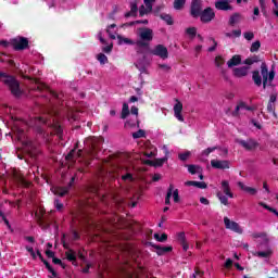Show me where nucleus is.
I'll return each instance as SVG.
<instances>
[{"mask_svg":"<svg viewBox=\"0 0 278 278\" xmlns=\"http://www.w3.org/2000/svg\"><path fill=\"white\" fill-rule=\"evenodd\" d=\"M0 77H4L2 80L13 97L21 99L23 97V90H21V83L14 78V76H7L5 73H0Z\"/></svg>","mask_w":278,"mask_h":278,"instance_id":"f257e3e1","label":"nucleus"},{"mask_svg":"<svg viewBox=\"0 0 278 278\" xmlns=\"http://www.w3.org/2000/svg\"><path fill=\"white\" fill-rule=\"evenodd\" d=\"M222 190L225 195L223 194V192L218 191L217 198L219 199L222 205H229V200L227 199V197H229V199H233V192H231L229 180L222 181Z\"/></svg>","mask_w":278,"mask_h":278,"instance_id":"f03ea898","label":"nucleus"},{"mask_svg":"<svg viewBox=\"0 0 278 278\" xmlns=\"http://www.w3.org/2000/svg\"><path fill=\"white\" fill-rule=\"evenodd\" d=\"M139 38L136 42L137 47H143L146 49H149V42L153 40V29L151 28H141L139 31Z\"/></svg>","mask_w":278,"mask_h":278,"instance_id":"7ed1b4c3","label":"nucleus"},{"mask_svg":"<svg viewBox=\"0 0 278 278\" xmlns=\"http://www.w3.org/2000/svg\"><path fill=\"white\" fill-rule=\"evenodd\" d=\"M261 75L263 77V88H266V86H270V84H273V79H275V72H268V66L266 63L261 64Z\"/></svg>","mask_w":278,"mask_h":278,"instance_id":"20e7f679","label":"nucleus"},{"mask_svg":"<svg viewBox=\"0 0 278 278\" xmlns=\"http://www.w3.org/2000/svg\"><path fill=\"white\" fill-rule=\"evenodd\" d=\"M11 47L14 51H25L29 47V39L21 36L15 37L11 39Z\"/></svg>","mask_w":278,"mask_h":278,"instance_id":"39448f33","label":"nucleus"},{"mask_svg":"<svg viewBox=\"0 0 278 278\" xmlns=\"http://www.w3.org/2000/svg\"><path fill=\"white\" fill-rule=\"evenodd\" d=\"M150 53L152 55H157V58H161V60H167L168 48H166L164 45H157L153 50L150 51Z\"/></svg>","mask_w":278,"mask_h":278,"instance_id":"423d86ee","label":"nucleus"},{"mask_svg":"<svg viewBox=\"0 0 278 278\" xmlns=\"http://www.w3.org/2000/svg\"><path fill=\"white\" fill-rule=\"evenodd\" d=\"M215 66L217 68H219V73L222 75V77L227 81L229 80V74L227 73V70H225V58H223L222 55H218L215 58Z\"/></svg>","mask_w":278,"mask_h":278,"instance_id":"0eeeda50","label":"nucleus"},{"mask_svg":"<svg viewBox=\"0 0 278 278\" xmlns=\"http://www.w3.org/2000/svg\"><path fill=\"white\" fill-rule=\"evenodd\" d=\"M224 225H225L226 229H229L230 231H233L235 233L243 232L242 227H240V224L229 219V217H224Z\"/></svg>","mask_w":278,"mask_h":278,"instance_id":"6e6552de","label":"nucleus"},{"mask_svg":"<svg viewBox=\"0 0 278 278\" xmlns=\"http://www.w3.org/2000/svg\"><path fill=\"white\" fill-rule=\"evenodd\" d=\"M200 21L202 23H212L214 21L216 13H214V9L206 8L204 11L200 13Z\"/></svg>","mask_w":278,"mask_h":278,"instance_id":"1a4fd4ad","label":"nucleus"},{"mask_svg":"<svg viewBox=\"0 0 278 278\" xmlns=\"http://www.w3.org/2000/svg\"><path fill=\"white\" fill-rule=\"evenodd\" d=\"M231 3H233V0H217L215 2V8L222 12H229L233 10V5H231Z\"/></svg>","mask_w":278,"mask_h":278,"instance_id":"9d476101","label":"nucleus"},{"mask_svg":"<svg viewBox=\"0 0 278 278\" xmlns=\"http://www.w3.org/2000/svg\"><path fill=\"white\" fill-rule=\"evenodd\" d=\"M202 12H203V2L201 0H192L191 16H193V18H197L201 16Z\"/></svg>","mask_w":278,"mask_h":278,"instance_id":"9b49d317","label":"nucleus"},{"mask_svg":"<svg viewBox=\"0 0 278 278\" xmlns=\"http://www.w3.org/2000/svg\"><path fill=\"white\" fill-rule=\"evenodd\" d=\"M211 166L212 168H216L218 170H227L230 168L229 161H220V160H212Z\"/></svg>","mask_w":278,"mask_h":278,"instance_id":"f8f14e48","label":"nucleus"},{"mask_svg":"<svg viewBox=\"0 0 278 278\" xmlns=\"http://www.w3.org/2000/svg\"><path fill=\"white\" fill-rule=\"evenodd\" d=\"M239 144L245 149V151H255L256 147H260V143L253 139H249L247 141L244 140H239Z\"/></svg>","mask_w":278,"mask_h":278,"instance_id":"ddd939ff","label":"nucleus"},{"mask_svg":"<svg viewBox=\"0 0 278 278\" xmlns=\"http://www.w3.org/2000/svg\"><path fill=\"white\" fill-rule=\"evenodd\" d=\"M144 5H141L139 10L140 16H144V14H149L153 10V3H155V0H143Z\"/></svg>","mask_w":278,"mask_h":278,"instance_id":"4468645a","label":"nucleus"},{"mask_svg":"<svg viewBox=\"0 0 278 278\" xmlns=\"http://www.w3.org/2000/svg\"><path fill=\"white\" fill-rule=\"evenodd\" d=\"M181 112H184V104L176 99V104L174 105V115L178 121H180V123H184V115H181Z\"/></svg>","mask_w":278,"mask_h":278,"instance_id":"2eb2a0df","label":"nucleus"},{"mask_svg":"<svg viewBox=\"0 0 278 278\" xmlns=\"http://www.w3.org/2000/svg\"><path fill=\"white\" fill-rule=\"evenodd\" d=\"M187 168L190 175H199V178L203 180V167L199 165H187Z\"/></svg>","mask_w":278,"mask_h":278,"instance_id":"dca6fc26","label":"nucleus"},{"mask_svg":"<svg viewBox=\"0 0 278 278\" xmlns=\"http://www.w3.org/2000/svg\"><path fill=\"white\" fill-rule=\"evenodd\" d=\"M167 161H168V156H164L162 159H155L154 161L147 160V161H143V163L147 164L148 166L160 167V166H164V162H167Z\"/></svg>","mask_w":278,"mask_h":278,"instance_id":"f3484780","label":"nucleus"},{"mask_svg":"<svg viewBox=\"0 0 278 278\" xmlns=\"http://www.w3.org/2000/svg\"><path fill=\"white\" fill-rule=\"evenodd\" d=\"M249 66H241L233 68L235 77H247L249 75Z\"/></svg>","mask_w":278,"mask_h":278,"instance_id":"a211bd4d","label":"nucleus"},{"mask_svg":"<svg viewBox=\"0 0 278 278\" xmlns=\"http://www.w3.org/2000/svg\"><path fill=\"white\" fill-rule=\"evenodd\" d=\"M77 157H81V150H72L66 156L67 162H75Z\"/></svg>","mask_w":278,"mask_h":278,"instance_id":"6ab92c4d","label":"nucleus"},{"mask_svg":"<svg viewBox=\"0 0 278 278\" xmlns=\"http://www.w3.org/2000/svg\"><path fill=\"white\" fill-rule=\"evenodd\" d=\"M254 257L268 258L273 255V250L267 248L266 251L253 252Z\"/></svg>","mask_w":278,"mask_h":278,"instance_id":"aec40b11","label":"nucleus"},{"mask_svg":"<svg viewBox=\"0 0 278 278\" xmlns=\"http://www.w3.org/2000/svg\"><path fill=\"white\" fill-rule=\"evenodd\" d=\"M242 21V14L240 13H233L230 17H229V25L231 27H233V25H238V23H240Z\"/></svg>","mask_w":278,"mask_h":278,"instance_id":"412c9836","label":"nucleus"},{"mask_svg":"<svg viewBox=\"0 0 278 278\" xmlns=\"http://www.w3.org/2000/svg\"><path fill=\"white\" fill-rule=\"evenodd\" d=\"M240 62H242V58H240V55H233L228 62H227V66L228 68H233V66H238V64H240Z\"/></svg>","mask_w":278,"mask_h":278,"instance_id":"4be33fe9","label":"nucleus"},{"mask_svg":"<svg viewBox=\"0 0 278 278\" xmlns=\"http://www.w3.org/2000/svg\"><path fill=\"white\" fill-rule=\"evenodd\" d=\"M53 194H58L59 197H64L68 192V187H53L52 189Z\"/></svg>","mask_w":278,"mask_h":278,"instance_id":"5701e85b","label":"nucleus"},{"mask_svg":"<svg viewBox=\"0 0 278 278\" xmlns=\"http://www.w3.org/2000/svg\"><path fill=\"white\" fill-rule=\"evenodd\" d=\"M178 241L180 242L184 251H188L189 245H188V241H186V233L179 232L178 233Z\"/></svg>","mask_w":278,"mask_h":278,"instance_id":"b1692460","label":"nucleus"},{"mask_svg":"<svg viewBox=\"0 0 278 278\" xmlns=\"http://www.w3.org/2000/svg\"><path fill=\"white\" fill-rule=\"evenodd\" d=\"M37 255H38V257L41 258V261L43 262L46 268H48L49 273H51L52 277H55L56 276L55 270L53 269V267H51L49 262H47V261H45V258H42V254L40 253V251H37Z\"/></svg>","mask_w":278,"mask_h":278,"instance_id":"393cba45","label":"nucleus"},{"mask_svg":"<svg viewBox=\"0 0 278 278\" xmlns=\"http://www.w3.org/2000/svg\"><path fill=\"white\" fill-rule=\"evenodd\" d=\"M13 177L15 181H17V184H22V186H27V181L25 180V177L23 176V174L18 172H14Z\"/></svg>","mask_w":278,"mask_h":278,"instance_id":"a878e982","label":"nucleus"},{"mask_svg":"<svg viewBox=\"0 0 278 278\" xmlns=\"http://www.w3.org/2000/svg\"><path fill=\"white\" fill-rule=\"evenodd\" d=\"M173 251V247H160L156 245L157 255H164V253H170Z\"/></svg>","mask_w":278,"mask_h":278,"instance_id":"bb28decb","label":"nucleus"},{"mask_svg":"<svg viewBox=\"0 0 278 278\" xmlns=\"http://www.w3.org/2000/svg\"><path fill=\"white\" fill-rule=\"evenodd\" d=\"M65 256L68 262H75L77 260V254H75V251H73L72 249H68L65 252Z\"/></svg>","mask_w":278,"mask_h":278,"instance_id":"cd10ccee","label":"nucleus"},{"mask_svg":"<svg viewBox=\"0 0 278 278\" xmlns=\"http://www.w3.org/2000/svg\"><path fill=\"white\" fill-rule=\"evenodd\" d=\"M252 78L256 86H262V76L260 75V72L254 71L252 74Z\"/></svg>","mask_w":278,"mask_h":278,"instance_id":"c85d7f7f","label":"nucleus"},{"mask_svg":"<svg viewBox=\"0 0 278 278\" xmlns=\"http://www.w3.org/2000/svg\"><path fill=\"white\" fill-rule=\"evenodd\" d=\"M113 29H116V24H111L106 28V34H109L111 40H116V35H114Z\"/></svg>","mask_w":278,"mask_h":278,"instance_id":"c756f323","label":"nucleus"},{"mask_svg":"<svg viewBox=\"0 0 278 278\" xmlns=\"http://www.w3.org/2000/svg\"><path fill=\"white\" fill-rule=\"evenodd\" d=\"M115 38H117L118 40V45H134V42L131 41V39L129 38H125L121 35H117Z\"/></svg>","mask_w":278,"mask_h":278,"instance_id":"7c9ffc66","label":"nucleus"},{"mask_svg":"<svg viewBox=\"0 0 278 278\" xmlns=\"http://www.w3.org/2000/svg\"><path fill=\"white\" fill-rule=\"evenodd\" d=\"M138 12V4H136V2H132L130 4V12L126 13V17H129V16H136V13Z\"/></svg>","mask_w":278,"mask_h":278,"instance_id":"2f4dec72","label":"nucleus"},{"mask_svg":"<svg viewBox=\"0 0 278 278\" xmlns=\"http://www.w3.org/2000/svg\"><path fill=\"white\" fill-rule=\"evenodd\" d=\"M128 116H129V104H127V102H124L122 108V118L125 119Z\"/></svg>","mask_w":278,"mask_h":278,"instance_id":"473e14b6","label":"nucleus"},{"mask_svg":"<svg viewBox=\"0 0 278 278\" xmlns=\"http://www.w3.org/2000/svg\"><path fill=\"white\" fill-rule=\"evenodd\" d=\"M186 0H174V10H184Z\"/></svg>","mask_w":278,"mask_h":278,"instance_id":"72a5a7b5","label":"nucleus"},{"mask_svg":"<svg viewBox=\"0 0 278 278\" xmlns=\"http://www.w3.org/2000/svg\"><path fill=\"white\" fill-rule=\"evenodd\" d=\"M173 190H174V186L169 185V188L165 198V205H170V197H173Z\"/></svg>","mask_w":278,"mask_h":278,"instance_id":"f704fd0d","label":"nucleus"},{"mask_svg":"<svg viewBox=\"0 0 278 278\" xmlns=\"http://www.w3.org/2000/svg\"><path fill=\"white\" fill-rule=\"evenodd\" d=\"M154 238L157 240V242H166L168 240V236L166 233H154Z\"/></svg>","mask_w":278,"mask_h":278,"instance_id":"c9c22d12","label":"nucleus"},{"mask_svg":"<svg viewBox=\"0 0 278 278\" xmlns=\"http://www.w3.org/2000/svg\"><path fill=\"white\" fill-rule=\"evenodd\" d=\"M261 47H262V43L258 40L254 41L250 48L251 53H255V51H260Z\"/></svg>","mask_w":278,"mask_h":278,"instance_id":"e433bc0d","label":"nucleus"},{"mask_svg":"<svg viewBox=\"0 0 278 278\" xmlns=\"http://www.w3.org/2000/svg\"><path fill=\"white\" fill-rule=\"evenodd\" d=\"M146 135H147V132H144V130L139 129L138 131L132 132V138L135 140H138V138H144Z\"/></svg>","mask_w":278,"mask_h":278,"instance_id":"4c0bfd02","label":"nucleus"},{"mask_svg":"<svg viewBox=\"0 0 278 278\" xmlns=\"http://www.w3.org/2000/svg\"><path fill=\"white\" fill-rule=\"evenodd\" d=\"M162 21H165L167 25H173V17L169 14H161Z\"/></svg>","mask_w":278,"mask_h":278,"instance_id":"58836bf2","label":"nucleus"},{"mask_svg":"<svg viewBox=\"0 0 278 278\" xmlns=\"http://www.w3.org/2000/svg\"><path fill=\"white\" fill-rule=\"evenodd\" d=\"M253 238H262L266 244H268V236L266 232H257L253 235Z\"/></svg>","mask_w":278,"mask_h":278,"instance_id":"ea45409f","label":"nucleus"},{"mask_svg":"<svg viewBox=\"0 0 278 278\" xmlns=\"http://www.w3.org/2000/svg\"><path fill=\"white\" fill-rule=\"evenodd\" d=\"M240 110H249V108L247 106L245 103L241 102L236 106L235 110V116H238V113L240 112Z\"/></svg>","mask_w":278,"mask_h":278,"instance_id":"a19ab883","label":"nucleus"},{"mask_svg":"<svg viewBox=\"0 0 278 278\" xmlns=\"http://www.w3.org/2000/svg\"><path fill=\"white\" fill-rule=\"evenodd\" d=\"M53 129H54V134H56V136H59V138H62V126H60V124L55 123L53 125Z\"/></svg>","mask_w":278,"mask_h":278,"instance_id":"79ce46f5","label":"nucleus"},{"mask_svg":"<svg viewBox=\"0 0 278 278\" xmlns=\"http://www.w3.org/2000/svg\"><path fill=\"white\" fill-rule=\"evenodd\" d=\"M97 60L100 62V64H108V56L103 53L98 54Z\"/></svg>","mask_w":278,"mask_h":278,"instance_id":"37998d69","label":"nucleus"},{"mask_svg":"<svg viewBox=\"0 0 278 278\" xmlns=\"http://www.w3.org/2000/svg\"><path fill=\"white\" fill-rule=\"evenodd\" d=\"M140 24L147 25V24H149V21L148 20L135 21V22H130V23L125 24V25H126V27H131V25H140Z\"/></svg>","mask_w":278,"mask_h":278,"instance_id":"c03bdc74","label":"nucleus"},{"mask_svg":"<svg viewBox=\"0 0 278 278\" xmlns=\"http://www.w3.org/2000/svg\"><path fill=\"white\" fill-rule=\"evenodd\" d=\"M191 153L190 151H187L185 153H180L178 154V159L181 161V162H186V160H188V157H190Z\"/></svg>","mask_w":278,"mask_h":278,"instance_id":"a18cd8bd","label":"nucleus"},{"mask_svg":"<svg viewBox=\"0 0 278 278\" xmlns=\"http://www.w3.org/2000/svg\"><path fill=\"white\" fill-rule=\"evenodd\" d=\"M35 90H45V88H47V85L40 83L39 80H35Z\"/></svg>","mask_w":278,"mask_h":278,"instance_id":"49530a36","label":"nucleus"},{"mask_svg":"<svg viewBox=\"0 0 278 278\" xmlns=\"http://www.w3.org/2000/svg\"><path fill=\"white\" fill-rule=\"evenodd\" d=\"M243 38H245V40H253L255 38V35L253 34V31H245L243 33Z\"/></svg>","mask_w":278,"mask_h":278,"instance_id":"de8ad7c7","label":"nucleus"},{"mask_svg":"<svg viewBox=\"0 0 278 278\" xmlns=\"http://www.w3.org/2000/svg\"><path fill=\"white\" fill-rule=\"evenodd\" d=\"M211 42H213V47L208 48V52L212 53L214 51H216V47H218V42H216V39L214 38H210Z\"/></svg>","mask_w":278,"mask_h":278,"instance_id":"09e8293b","label":"nucleus"},{"mask_svg":"<svg viewBox=\"0 0 278 278\" xmlns=\"http://www.w3.org/2000/svg\"><path fill=\"white\" fill-rule=\"evenodd\" d=\"M244 192H248V194H251L252 197H254V194H257V189H255L253 187H245Z\"/></svg>","mask_w":278,"mask_h":278,"instance_id":"8fccbe9b","label":"nucleus"},{"mask_svg":"<svg viewBox=\"0 0 278 278\" xmlns=\"http://www.w3.org/2000/svg\"><path fill=\"white\" fill-rule=\"evenodd\" d=\"M186 34H188V36H197V28L195 27H189L186 29Z\"/></svg>","mask_w":278,"mask_h":278,"instance_id":"3c124183","label":"nucleus"},{"mask_svg":"<svg viewBox=\"0 0 278 278\" xmlns=\"http://www.w3.org/2000/svg\"><path fill=\"white\" fill-rule=\"evenodd\" d=\"M216 149H218V147L207 148L202 152V155H205L207 157V155H210V153H213V151H216Z\"/></svg>","mask_w":278,"mask_h":278,"instance_id":"603ef678","label":"nucleus"},{"mask_svg":"<svg viewBox=\"0 0 278 278\" xmlns=\"http://www.w3.org/2000/svg\"><path fill=\"white\" fill-rule=\"evenodd\" d=\"M54 206L59 212H62V210L64 208V204L60 202V200L54 201Z\"/></svg>","mask_w":278,"mask_h":278,"instance_id":"864d4df0","label":"nucleus"},{"mask_svg":"<svg viewBox=\"0 0 278 278\" xmlns=\"http://www.w3.org/2000/svg\"><path fill=\"white\" fill-rule=\"evenodd\" d=\"M195 188H200V190H205V188H207V184H205V181H198Z\"/></svg>","mask_w":278,"mask_h":278,"instance_id":"5fc2aeb1","label":"nucleus"},{"mask_svg":"<svg viewBox=\"0 0 278 278\" xmlns=\"http://www.w3.org/2000/svg\"><path fill=\"white\" fill-rule=\"evenodd\" d=\"M123 181H132L134 180V176L131 174H126L122 176Z\"/></svg>","mask_w":278,"mask_h":278,"instance_id":"6e6d98bb","label":"nucleus"},{"mask_svg":"<svg viewBox=\"0 0 278 278\" xmlns=\"http://www.w3.org/2000/svg\"><path fill=\"white\" fill-rule=\"evenodd\" d=\"M173 192L174 202L179 203V190L175 189Z\"/></svg>","mask_w":278,"mask_h":278,"instance_id":"4d7b16f0","label":"nucleus"},{"mask_svg":"<svg viewBox=\"0 0 278 278\" xmlns=\"http://www.w3.org/2000/svg\"><path fill=\"white\" fill-rule=\"evenodd\" d=\"M260 7L262 9V12H266V1L258 0Z\"/></svg>","mask_w":278,"mask_h":278,"instance_id":"13d9d810","label":"nucleus"},{"mask_svg":"<svg viewBox=\"0 0 278 278\" xmlns=\"http://www.w3.org/2000/svg\"><path fill=\"white\" fill-rule=\"evenodd\" d=\"M159 68H162V71L168 72L170 71V66L167 64H160Z\"/></svg>","mask_w":278,"mask_h":278,"instance_id":"bf43d9fd","label":"nucleus"},{"mask_svg":"<svg viewBox=\"0 0 278 278\" xmlns=\"http://www.w3.org/2000/svg\"><path fill=\"white\" fill-rule=\"evenodd\" d=\"M197 277H200V278L203 277V271L197 269L195 273L192 275L191 278H197Z\"/></svg>","mask_w":278,"mask_h":278,"instance_id":"052dcab7","label":"nucleus"},{"mask_svg":"<svg viewBox=\"0 0 278 278\" xmlns=\"http://www.w3.org/2000/svg\"><path fill=\"white\" fill-rule=\"evenodd\" d=\"M267 111H268V112H275V103L268 102Z\"/></svg>","mask_w":278,"mask_h":278,"instance_id":"680f3d73","label":"nucleus"},{"mask_svg":"<svg viewBox=\"0 0 278 278\" xmlns=\"http://www.w3.org/2000/svg\"><path fill=\"white\" fill-rule=\"evenodd\" d=\"M232 36H235L236 38H240V36H242V30L240 29L232 30Z\"/></svg>","mask_w":278,"mask_h":278,"instance_id":"e2e57ef3","label":"nucleus"},{"mask_svg":"<svg viewBox=\"0 0 278 278\" xmlns=\"http://www.w3.org/2000/svg\"><path fill=\"white\" fill-rule=\"evenodd\" d=\"M232 265H233V261H231V258H227L226 263H225V267L226 268H231Z\"/></svg>","mask_w":278,"mask_h":278,"instance_id":"0e129e2a","label":"nucleus"},{"mask_svg":"<svg viewBox=\"0 0 278 278\" xmlns=\"http://www.w3.org/2000/svg\"><path fill=\"white\" fill-rule=\"evenodd\" d=\"M0 45H1V47H4L5 49H8V47H10V45H12V43H11V41L2 40V41H0Z\"/></svg>","mask_w":278,"mask_h":278,"instance_id":"69168bd1","label":"nucleus"},{"mask_svg":"<svg viewBox=\"0 0 278 278\" xmlns=\"http://www.w3.org/2000/svg\"><path fill=\"white\" fill-rule=\"evenodd\" d=\"M200 203H202V205H208L210 204V200H207V198H200Z\"/></svg>","mask_w":278,"mask_h":278,"instance_id":"338daca9","label":"nucleus"},{"mask_svg":"<svg viewBox=\"0 0 278 278\" xmlns=\"http://www.w3.org/2000/svg\"><path fill=\"white\" fill-rule=\"evenodd\" d=\"M130 112H131V114H134L136 116V118H138V109H137V106H132Z\"/></svg>","mask_w":278,"mask_h":278,"instance_id":"774afa93","label":"nucleus"}]
</instances>
